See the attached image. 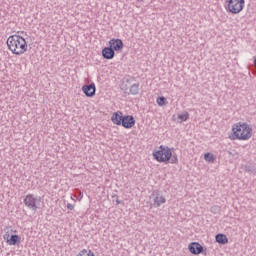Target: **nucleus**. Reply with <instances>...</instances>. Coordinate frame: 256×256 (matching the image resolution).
<instances>
[{"label":"nucleus","mask_w":256,"mask_h":256,"mask_svg":"<svg viewBox=\"0 0 256 256\" xmlns=\"http://www.w3.org/2000/svg\"><path fill=\"white\" fill-rule=\"evenodd\" d=\"M153 157L159 163H171L172 165L179 163L177 153H174L173 148L171 149L168 146L161 145L158 150L153 153Z\"/></svg>","instance_id":"obj_2"},{"label":"nucleus","mask_w":256,"mask_h":256,"mask_svg":"<svg viewBox=\"0 0 256 256\" xmlns=\"http://www.w3.org/2000/svg\"><path fill=\"white\" fill-rule=\"evenodd\" d=\"M116 203L119 205V204L121 203V201H120V200H117Z\"/></svg>","instance_id":"obj_22"},{"label":"nucleus","mask_w":256,"mask_h":256,"mask_svg":"<svg viewBox=\"0 0 256 256\" xmlns=\"http://www.w3.org/2000/svg\"><path fill=\"white\" fill-rule=\"evenodd\" d=\"M7 46L13 55H24L27 53V40L20 35H12L7 39Z\"/></svg>","instance_id":"obj_3"},{"label":"nucleus","mask_w":256,"mask_h":256,"mask_svg":"<svg viewBox=\"0 0 256 256\" xmlns=\"http://www.w3.org/2000/svg\"><path fill=\"white\" fill-rule=\"evenodd\" d=\"M77 256H95V254L91 250L84 249Z\"/></svg>","instance_id":"obj_18"},{"label":"nucleus","mask_w":256,"mask_h":256,"mask_svg":"<svg viewBox=\"0 0 256 256\" xmlns=\"http://www.w3.org/2000/svg\"><path fill=\"white\" fill-rule=\"evenodd\" d=\"M204 159L205 161H207L208 163H215V155L211 154V153H205L204 154Z\"/></svg>","instance_id":"obj_15"},{"label":"nucleus","mask_w":256,"mask_h":256,"mask_svg":"<svg viewBox=\"0 0 256 256\" xmlns=\"http://www.w3.org/2000/svg\"><path fill=\"white\" fill-rule=\"evenodd\" d=\"M216 242L220 243V245H227L229 243V239L225 234H217L216 235Z\"/></svg>","instance_id":"obj_14"},{"label":"nucleus","mask_w":256,"mask_h":256,"mask_svg":"<svg viewBox=\"0 0 256 256\" xmlns=\"http://www.w3.org/2000/svg\"><path fill=\"white\" fill-rule=\"evenodd\" d=\"M4 239L8 243V245H17V243L21 241V238L19 237V235L10 236L9 233H6L4 235Z\"/></svg>","instance_id":"obj_12"},{"label":"nucleus","mask_w":256,"mask_h":256,"mask_svg":"<svg viewBox=\"0 0 256 256\" xmlns=\"http://www.w3.org/2000/svg\"><path fill=\"white\" fill-rule=\"evenodd\" d=\"M121 125L124 129H132V127H135V118L132 115H126L124 116Z\"/></svg>","instance_id":"obj_7"},{"label":"nucleus","mask_w":256,"mask_h":256,"mask_svg":"<svg viewBox=\"0 0 256 256\" xmlns=\"http://www.w3.org/2000/svg\"><path fill=\"white\" fill-rule=\"evenodd\" d=\"M153 199V207H161V205L167 203V199L159 190H154L150 196Z\"/></svg>","instance_id":"obj_6"},{"label":"nucleus","mask_w":256,"mask_h":256,"mask_svg":"<svg viewBox=\"0 0 256 256\" xmlns=\"http://www.w3.org/2000/svg\"><path fill=\"white\" fill-rule=\"evenodd\" d=\"M67 209H69L70 211H73V209H75V206H73V204H71V203H68Z\"/></svg>","instance_id":"obj_21"},{"label":"nucleus","mask_w":256,"mask_h":256,"mask_svg":"<svg viewBox=\"0 0 256 256\" xmlns=\"http://www.w3.org/2000/svg\"><path fill=\"white\" fill-rule=\"evenodd\" d=\"M110 49L113 51H121L123 49V40L121 39H111L109 41Z\"/></svg>","instance_id":"obj_10"},{"label":"nucleus","mask_w":256,"mask_h":256,"mask_svg":"<svg viewBox=\"0 0 256 256\" xmlns=\"http://www.w3.org/2000/svg\"><path fill=\"white\" fill-rule=\"evenodd\" d=\"M124 117L125 116H123V112L117 111L112 115L111 121L114 125H121L123 123Z\"/></svg>","instance_id":"obj_11"},{"label":"nucleus","mask_w":256,"mask_h":256,"mask_svg":"<svg viewBox=\"0 0 256 256\" xmlns=\"http://www.w3.org/2000/svg\"><path fill=\"white\" fill-rule=\"evenodd\" d=\"M227 8L233 15H238L245 9V0H229Z\"/></svg>","instance_id":"obj_4"},{"label":"nucleus","mask_w":256,"mask_h":256,"mask_svg":"<svg viewBox=\"0 0 256 256\" xmlns=\"http://www.w3.org/2000/svg\"><path fill=\"white\" fill-rule=\"evenodd\" d=\"M165 101H167V99H165V97L161 96V97H158L157 100H156V103L160 106V107H163L166 103Z\"/></svg>","instance_id":"obj_19"},{"label":"nucleus","mask_w":256,"mask_h":256,"mask_svg":"<svg viewBox=\"0 0 256 256\" xmlns=\"http://www.w3.org/2000/svg\"><path fill=\"white\" fill-rule=\"evenodd\" d=\"M102 56L104 59H113V57H115V50L111 47H105L102 50Z\"/></svg>","instance_id":"obj_13"},{"label":"nucleus","mask_w":256,"mask_h":256,"mask_svg":"<svg viewBox=\"0 0 256 256\" xmlns=\"http://www.w3.org/2000/svg\"><path fill=\"white\" fill-rule=\"evenodd\" d=\"M179 123H183V121H187L189 119V112H185L184 114H178Z\"/></svg>","instance_id":"obj_17"},{"label":"nucleus","mask_w":256,"mask_h":256,"mask_svg":"<svg viewBox=\"0 0 256 256\" xmlns=\"http://www.w3.org/2000/svg\"><path fill=\"white\" fill-rule=\"evenodd\" d=\"M83 93L86 95V97H94L95 96V83H91L89 85H84L82 87Z\"/></svg>","instance_id":"obj_9"},{"label":"nucleus","mask_w":256,"mask_h":256,"mask_svg":"<svg viewBox=\"0 0 256 256\" xmlns=\"http://www.w3.org/2000/svg\"><path fill=\"white\" fill-rule=\"evenodd\" d=\"M130 93H131V95H138L139 94V83L133 84L130 87Z\"/></svg>","instance_id":"obj_16"},{"label":"nucleus","mask_w":256,"mask_h":256,"mask_svg":"<svg viewBox=\"0 0 256 256\" xmlns=\"http://www.w3.org/2000/svg\"><path fill=\"white\" fill-rule=\"evenodd\" d=\"M254 65H255V67H256V58L254 59Z\"/></svg>","instance_id":"obj_23"},{"label":"nucleus","mask_w":256,"mask_h":256,"mask_svg":"<svg viewBox=\"0 0 256 256\" xmlns=\"http://www.w3.org/2000/svg\"><path fill=\"white\" fill-rule=\"evenodd\" d=\"M138 2H141V1H143V0H137Z\"/></svg>","instance_id":"obj_24"},{"label":"nucleus","mask_w":256,"mask_h":256,"mask_svg":"<svg viewBox=\"0 0 256 256\" xmlns=\"http://www.w3.org/2000/svg\"><path fill=\"white\" fill-rule=\"evenodd\" d=\"M253 137V127L246 122H237L232 125L231 141H249Z\"/></svg>","instance_id":"obj_1"},{"label":"nucleus","mask_w":256,"mask_h":256,"mask_svg":"<svg viewBox=\"0 0 256 256\" xmlns=\"http://www.w3.org/2000/svg\"><path fill=\"white\" fill-rule=\"evenodd\" d=\"M188 249L192 255H199L200 253H203V246H201L199 242H192L189 244Z\"/></svg>","instance_id":"obj_8"},{"label":"nucleus","mask_w":256,"mask_h":256,"mask_svg":"<svg viewBox=\"0 0 256 256\" xmlns=\"http://www.w3.org/2000/svg\"><path fill=\"white\" fill-rule=\"evenodd\" d=\"M218 211H219V206H213V207L211 208V212H212V213H218Z\"/></svg>","instance_id":"obj_20"},{"label":"nucleus","mask_w":256,"mask_h":256,"mask_svg":"<svg viewBox=\"0 0 256 256\" xmlns=\"http://www.w3.org/2000/svg\"><path fill=\"white\" fill-rule=\"evenodd\" d=\"M24 204L32 211H37V209H39V199H37V197H35L33 194L26 195L24 198Z\"/></svg>","instance_id":"obj_5"}]
</instances>
